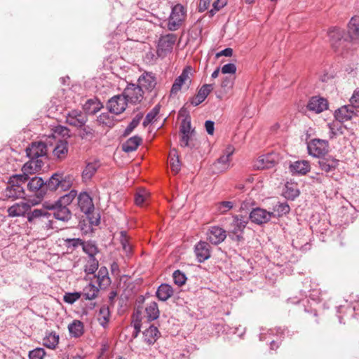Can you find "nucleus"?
I'll list each match as a JSON object with an SVG mask.
<instances>
[{
	"label": "nucleus",
	"instance_id": "1",
	"mask_svg": "<svg viewBox=\"0 0 359 359\" xmlns=\"http://www.w3.org/2000/svg\"><path fill=\"white\" fill-rule=\"evenodd\" d=\"M159 313L158 306L156 302L146 303L144 309L138 307L136 313L133 315V324L135 330V337L140 332L142 320H154L158 318Z\"/></svg>",
	"mask_w": 359,
	"mask_h": 359
},
{
	"label": "nucleus",
	"instance_id": "2",
	"mask_svg": "<svg viewBox=\"0 0 359 359\" xmlns=\"http://www.w3.org/2000/svg\"><path fill=\"white\" fill-rule=\"evenodd\" d=\"M26 182H27V177L25 175H14L11 176L6 188L1 193L2 198L14 201L24 198L25 192L22 184Z\"/></svg>",
	"mask_w": 359,
	"mask_h": 359
},
{
	"label": "nucleus",
	"instance_id": "3",
	"mask_svg": "<svg viewBox=\"0 0 359 359\" xmlns=\"http://www.w3.org/2000/svg\"><path fill=\"white\" fill-rule=\"evenodd\" d=\"M328 36L330 45L334 50L343 54L349 43L346 39L344 38V31L334 27L330 29Z\"/></svg>",
	"mask_w": 359,
	"mask_h": 359
},
{
	"label": "nucleus",
	"instance_id": "4",
	"mask_svg": "<svg viewBox=\"0 0 359 359\" xmlns=\"http://www.w3.org/2000/svg\"><path fill=\"white\" fill-rule=\"evenodd\" d=\"M27 220L34 224L41 225L44 229L51 227V214L45 208L34 209L27 214Z\"/></svg>",
	"mask_w": 359,
	"mask_h": 359
},
{
	"label": "nucleus",
	"instance_id": "5",
	"mask_svg": "<svg viewBox=\"0 0 359 359\" xmlns=\"http://www.w3.org/2000/svg\"><path fill=\"white\" fill-rule=\"evenodd\" d=\"M248 219L243 217L236 215L229 229V235L233 239L240 241L243 239V232L248 224Z\"/></svg>",
	"mask_w": 359,
	"mask_h": 359
},
{
	"label": "nucleus",
	"instance_id": "6",
	"mask_svg": "<svg viewBox=\"0 0 359 359\" xmlns=\"http://www.w3.org/2000/svg\"><path fill=\"white\" fill-rule=\"evenodd\" d=\"M144 90L138 85L129 83L123 92V95L128 103L137 104L144 99Z\"/></svg>",
	"mask_w": 359,
	"mask_h": 359
},
{
	"label": "nucleus",
	"instance_id": "7",
	"mask_svg": "<svg viewBox=\"0 0 359 359\" xmlns=\"http://www.w3.org/2000/svg\"><path fill=\"white\" fill-rule=\"evenodd\" d=\"M186 11L184 8L177 4L172 8V13L168 20V27L171 31L177 30L185 18Z\"/></svg>",
	"mask_w": 359,
	"mask_h": 359
},
{
	"label": "nucleus",
	"instance_id": "8",
	"mask_svg": "<svg viewBox=\"0 0 359 359\" xmlns=\"http://www.w3.org/2000/svg\"><path fill=\"white\" fill-rule=\"evenodd\" d=\"M309 154L315 157L325 155L329 151V142L320 139L311 140L307 145Z\"/></svg>",
	"mask_w": 359,
	"mask_h": 359
},
{
	"label": "nucleus",
	"instance_id": "9",
	"mask_svg": "<svg viewBox=\"0 0 359 359\" xmlns=\"http://www.w3.org/2000/svg\"><path fill=\"white\" fill-rule=\"evenodd\" d=\"M43 207L45 209L53 210V216L57 220L67 222L72 217V213L68 207L59 205L55 202L54 203L45 202Z\"/></svg>",
	"mask_w": 359,
	"mask_h": 359
},
{
	"label": "nucleus",
	"instance_id": "10",
	"mask_svg": "<svg viewBox=\"0 0 359 359\" xmlns=\"http://www.w3.org/2000/svg\"><path fill=\"white\" fill-rule=\"evenodd\" d=\"M127 105L128 102L122 93L112 97L108 101L107 108L111 113L120 114L126 110Z\"/></svg>",
	"mask_w": 359,
	"mask_h": 359
},
{
	"label": "nucleus",
	"instance_id": "11",
	"mask_svg": "<svg viewBox=\"0 0 359 359\" xmlns=\"http://www.w3.org/2000/svg\"><path fill=\"white\" fill-rule=\"evenodd\" d=\"M274 216V212L266 211L261 208H253L250 213V219L252 222L257 224H266Z\"/></svg>",
	"mask_w": 359,
	"mask_h": 359
},
{
	"label": "nucleus",
	"instance_id": "12",
	"mask_svg": "<svg viewBox=\"0 0 359 359\" xmlns=\"http://www.w3.org/2000/svg\"><path fill=\"white\" fill-rule=\"evenodd\" d=\"M47 151V146L43 142H32L31 145L26 149V154L29 159H40L39 158L46 156Z\"/></svg>",
	"mask_w": 359,
	"mask_h": 359
},
{
	"label": "nucleus",
	"instance_id": "13",
	"mask_svg": "<svg viewBox=\"0 0 359 359\" xmlns=\"http://www.w3.org/2000/svg\"><path fill=\"white\" fill-rule=\"evenodd\" d=\"M278 162L277 156L274 154H268L259 156L253 163L255 170L269 169L274 167Z\"/></svg>",
	"mask_w": 359,
	"mask_h": 359
},
{
	"label": "nucleus",
	"instance_id": "14",
	"mask_svg": "<svg viewBox=\"0 0 359 359\" xmlns=\"http://www.w3.org/2000/svg\"><path fill=\"white\" fill-rule=\"evenodd\" d=\"M87 121V117L81 111L73 109L69 111L66 116V122L72 126L81 128Z\"/></svg>",
	"mask_w": 359,
	"mask_h": 359
},
{
	"label": "nucleus",
	"instance_id": "15",
	"mask_svg": "<svg viewBox=\"0 0 359 359\" xmlns=\"http://www.w3.org/2000/svg\"><path fill=\"white\" fill-rule=\"evenodd\" d=\"M175 42V36L172 34H168L160 39L158 44L157 54L158 56L163 57L172 49Z\"/></svg>",
	"mask_w": 359,
	"mask_h": 359
},
{
	"label": "nucleus",
	"instance_id": "16",
	"mask_svg": "<svg viewBox=\"0 0 359 359\" xmlns=\"http://www.w3.org/2000/svg\"><path fill=\"white\" fill-rule=\"evenodd\" d=\"M226 238V231L217 226H211L207 232V239L214 245H218Z\"/></svg>",
	"mask_w": 359,
	"mask_h": 359
},
{
	"label": "nucleus",
	"instance_id": "17",
	"mask_svg": "<svg viewBox=\"0 0 359 359\" xmlns=\"http://www.w3.org/2000/svg\"><path fill=\"white\" fill-rule=\"evenodd\" d=\"M189 75V69H185L183 70L181 75L175 79L170 90L171 94L177 93L182 89V86L183 85H186L187 88L189 87L191 83V78Z\"/></svg>",
	"mask_w": 359,
	"mask_h": 359
},
{
	"label": "nucleus",
	"instance_id": "18",
	"mask_svg": "<svg viewBox=\"0 0 359 359\" xmlns=\"http://www.w3.org/2000/svg\"><path fill=\"white\" fill-rule=\"evenodd\" d=\"M328 103L327 100L319 97H313L307 104V108L309 111H314L316 114H319L324 110L327 109Z\"/></svg>",
	"mask_w": 359,
	"mask_h": 359
},
{
	"label": "nucleus",
	"instance_id": "19",
	"mask_svg": "<svg viewBox=\"0 0 359 359\" xmlns=\"http://www.w3.org/2000/svg\"><path fill=\"white\" fill-rule=\"evenodd\" d=\"M78 205L85 214L90 213L94 209V205L90 196L86 192L81 193L78 196Z\"/></svg>",
	"mask_w": 359,
	"mask_h": 359
},
{
	"label": "nucleus",
	"instance_id": "20",
	"mask_svg": "<svg viewBox=\"0 0 359 359\" xmlns=\"http://www.w3.org/2000/svg\"><path fill=\"white\" fill-rule=\"evenodd\" d=\"M233 153V149L229 147L226 151L217 159L215 165L219 172H224L229 169Z\"/></svg>",
	"mask_w": 359,
	"mask_h": 359
},
{
	"label": "nucleus",
	"instance_id": "21",
	"mask_svg": "<svg viewBox=\"0 0 359 359\" xmlns=\"http://www.w3.org/2000/svg\"><path fill=\"white\" fill-rule=\"evenodd\" d=\"M138 86L142 88L147 91H151L156 83L155 77L151 73L145 72L142 74L138 80Z\"/></svg>",
	"mask_w": 359,
	"mask_h": 359
},
{
	"label": "nucleus",
	"instance_id": "22",
	"mask_svg": "<svg viewBox=\"0 0 359 359\" xmlns=\"http://www.w3.org/2000/svg\"><path fill=\"white\" fill-rule=\"evenodd\" d=\"M31 208L29 203L25 202L16 203L8 208V214L10 217H20L25 215Z\"/></svg>",
	"mask_w": 359,
	"mask_h": 359
},
{
	"label": "nucleus",
	"instance_id": "23",
	"mask_svg": "<svg viewBox=\"0 0 359 359\" xmlns=\"http://www.w3.org/2000/svg\"><path fill=\"white\" fill-rule=\"evenodd\" d=\"M213 89L214 87L212 84L203 85L198 91L197 95L191 98V104L194 106H198V104L202 103Z\"/></svg>",
	"mask_w": 359,
	"mask_h": 359
},
{
	"label": "nucleus",
	"instance_id": "24",
	"mask_svg": "<svg viewBox=\"0 0 359 359\" xmlns=\"http://www.w3.org/2000/svg\"><path fill=\"white\" fill-rule=\"evenodd\" d=\"M43 165V162L41 159H30L23 165L22 168L23 174L22 175L26 176L28 180V175L38 172L39 170H41Z\"/></svg>",
	"mask_w": 359,
	"mask_h": 359
},
{
	"label": "nucleus",
	"instance_id": "25",
	"mask_svg": "<svg viewBox=\"0 0 359 359\" xmlns=\"http://www.w3.org/2000/svg\"><path fill=\"white\" fill-rule=\"evenodd\" d=\"M195 253L200 262H203L210 257V245L206 242H199L195 247Z\"/></svg>",
	"mask_w": 359,
	"mask_h": 359
},
{
	"label": "nucleus",
	"instance_id": "26",
	"mask_svg": "<svg viewBox=\"0 0 359 359\" xmlns=\"http://www.w3.org/2000/svg\"><path fill=\"white\" fill-rule=\"evenodd\" d=\"M348 34L351 41H359V16H354L351 19L348 26Z\"/></svg>",
	"mask_w": 359,
	"mask_h": 359
},
{
	"label": "nucleus",
	"instance_id": "27",
	"mask_svg": "<svg viewBox=\"0 0 359 359\" xmlns=\"http://www.w3.org/2000/svg\"><path fill=\"white\" fill-rule=\"evenodd\" d=\"M100 166V164L99 161H97L88 163L82 172L83 181L86 182L90 181L94 176Z\"/></svg>",
	"mask_w": 359,
	"mask_h": 359
},
{
	"label": "nucleus",
	"instance_id": "28",
	"mask_svg": "<svg viewBox=\"0 0 359 359\" xmlns=\"http://www.w3.org/2000/svg\"><path fill=\"white\" fill-rule=\"evenodd\" d=\"M160 336V332L156 327L149 326L143 332L144 341L149 344H154Z\"/></svg>",
	"mask_w": 359,
	"mask_h": 359
},
{
	"label": "nucleus",
	"instance_id": "29",
	"mask_svg": "<svg viewBox=\"0 0 359 359\" xmlns=\"http://www.w3.org/2000/svg\"><path fill=\"white\" fill-rule=\"evenodd\" d=\"M320 169L326 172L335 170L338 165L339 161L333 157L329 156L323 158L318 161Z\"/></svg>",
	"mask_w": 359,
	"mask_h": 359
},
{
	"label": "nucleus",
	"instance_id": "30",
	"mask_svg": "<svg viewBox=\"0 0 359 359\" xmlns=\"http://www.w3.org/2000/svg\"><path fill=\"white\" fill-rule=\"evenodd\" d=\"M93 282L97 283L100 288L106 287L109 285L108 271L105 267H102L97 274L94 276Z\"/></svg>",
	"mask_w": 359,
	"mask_h": 359
},
{
	"label": "nucleus",
	"instance_id": "31",
	"mask_svg": "<svg viewBox=\"0 0 359 359\" xmlns=\"http://www.w3.org/2000/svg\"><path fill=\"white\" fill-rule=\"evenodd\" d=\"M353 107L343 106L335 111L334 116L339 122L350 120L353 116Z\"/></svg>",
	"mask_w": 359,
	"mask_h": 359
},
{
	"label": "nucleus",
	"instance_id": "32",
	"mask_svg": "<svg viewBox=\"0 0 359 359\" xmlns=\"http://www.w3.org/2000/svg\"><path fill=\"white\" fill-rule=\"evenodd\" d=\"M310 163L308 161H298L290 166L292 172L300 175H306L310 171Z\"/></svg>",
	"mask_w": 359,
	"mask_h": 359
},
{
	"label": "nucleus",
	"instance_id": "33",
	"mask_svg": "<svg viewBox=\"0 0 359 359\" xmlns=\"http://www.w3.org/2000/svg\"><path fill=\"white\" fill-rule=\"evenodd\" d=\"M68 154V143L67 141H59L53 151L54 157L62 160L66 158Z\"/></svg>",
	"mask_w": 359,
	"mask_h": 359
},
{
	"label": "nucleus",
	"instance_id": "34",
	"mask_svg": "<svg viewBox=\"0 0 359 359\" xmlns=\"http://www.w3.org/2000/svg\"><path fill=\"white\" fill-rule=\"evenodd\" d=\"M102 107V104L96 98L87 100L83 105L84 111L89 114H95Z\"/></svg>",
	"mask_w": 359,
	"mask_h": 359
},
{
	"label": "nucleus",
	"instance_id": "35",
	"mask_svg": "<svg viewBox=\"0 0 359 359\" xmlns=\"http://www.w3.org/2000/svg\"><path fill=\"white\" fill-rule=\"evenodd\" d=\"M173 289L168 284H161L157 291L156 296L161 301H166L173 294Z\"/></svg>",
	"mask_w": 359,
	"mask_h": 359
},
{
	"label": "nucleus",
	"instance_id": "36",
	"mask_svg": "<svg viewBox=\"0 0 359 359\" xmlns=\"http://www.w3.org/2000/svg\"><path fill=\"white\" fill-rule=\"evenodd\" d=\"M27 187L28 191L31 194L41 191V189L44 187V182L41 177H34L29 181Z\"/></svg>",
	"mask_w": 359,
	"mask_h": 359
},
{
	"label": "nucleus",
	"instance_id": "37",
	"mask_svg": "<svg viewBox=\"0 0 359 359\" xmlns=\"http://www.w3.org/2000/svg\"><path fill=\"white\" fill-rule=\"evenodd\" d=\"M120 242L126 256L130 257L133 253V246L130 243V237L128 236L126 231H121L120 232Z\"/></svg>",
	"mask_w": 359,
	"mask_h": 359
},
{
	"label": "nucleus",
	"instance_id": "38",
	"mask_svg": "<svg viewBox=\"0 0 359 359\" xmlns=\"http://www.w3.org/2000/svg\"><path fill=\"white\" fill-rule=\"evenodd\" d=\"M141 142L142 138L140 137L134 136L130 137L123 144V150L126 152H131L135 151Z\"/></svg>",
	"mask_w": 359,
	"mask_h": 359
},
{
	"label": "nucleus",
	"instance_id": "39",
	"mask_svg": "<svg viewBox=\"0 0 359 359\" xmlns=\"http://www.w3.org/2000/svg\"><path fill=\"white\" fill-rule=\"evenodd\" d=\"M149 192L143 188H140L137 190L135 195V203L138 206H142L146 204L149 198Z\"/></svg>",
	"mask_w": 359,
	"mask_h": 359
},
{
	"label": "nucleus",
	"instance_id": "40",
	"mask_svg": "<svg viewBox=\"0 0 359 359\" xmlns=\"http://www.w3.org/2000/svg\"><path fill=\"white\" fill-rule=\"evenodd\" d=\"M170 165L172 170L175 173H178L181 169V163L179 155L175 149L170 151L168 156Z\"/></svg>",
	"mask_w": 359,
	"mask_h": 359
},
{
	"label": "nucleus",
	"instance_id": "41",
	"mask_svg": "<svg viewBox=\"0 0 359 359\" xmlns=\"http://www.w3.org/2000/svg\"><path fill=\"white\" fill-rule=\"evenodd\" d=\"M68 330L72 336L74 337H79L83 334V324L80 320H74L69 325Z\"/></svg>",
	"mask_w": 359,
	"mask_h": 359
},
{
	"label": "nucleus",
	"instance_id": "42",
	"mask_svg": "<svg viewBox=\"0 0 359 359\" xmlns=\"http://www.w3.org/2000/svg\"><path fill=\"white\" fill-rule=\"evenodd\" d=\"M110 318V311L108 306L103 305L99 311L97 320L100 324L105 327L109 321Z\"/></svg>",
	"mask_w": 359,
	"mask_h": 359
},
{
	"label": "nucleus",
	"instance_id": "43",
	"mask_svg": "<svg viewBox=\"0 0 359 359\" xmlns=\"http://www.w3.org/2000/svg\"><path fill=\"white\" fill-rule=\"evenodd\" d=\"M99 287L95 286L94 283H90L83 289V296L86 299L92 300L95 299L98 294Z\"/></svg>",
	"mask_w": 359,
	"mask_h": 359
},
{
	"label": "nucleus",
	"instance_id": "44",
	"mask_svg": "<svg viewBox=\"0 0 359 359\" xmlns=\"http://www.w3.org/2000/svg\"><path fill=\"white\" fill-rule=\"evenodd\" d=\"M60 182H61V174H53L47 182H44V187L50 191H55L60 188Z\"/></svg>",
	"mask_w": 359,
	"mask_h": 359
},
{
	"label": "nucleus",
	"instance_id": "45",
	"mask_svg": "<svg viewBox=\"0 0 359 359\" xmlns=\"http://www.w3.org/2000/svg\"><path fill=\"white\" fill-rule=\"evenodd\" d=\"M59 343V335L56 334L55 332L49 333L44 339H43V345L51 349L55 348L57 345Z\"/></svg>",
	"mask_w": 359,
	"mask_h": 359
},
{
	"label": "nucleus",
	"instance_id": "46",
	"mask_svg": "<svg viewBox=\"0 0 359 359\" xmlns=\"http://www.w3.org/2000/svg\"><path fill=\"white\" fill-rule=\"evenodd\" d=\"M76 196V191L71 190L68 194L61 196L55 203L61 205H65V207H68L75 199Z\"/></svg>",
	"mask_w": 359,
	"mask_h": 359
},
{
	"label": "nucleus",
	"instance_id": "47",
	"mask_svg": "<svg viewBox=\"0 0 359 359\" xmlns=\"http://www.w3.org/2000/svg\"><path fill=\"white\" fill-rule=\"evenodd\" d=\"M290 206L287 203H278L273 207V210L271 212H274L275 217H282L284 215L287 214L290 212Z\"/></svg>",
	"mask_w": 359,
	"mask_h": 359
},
{
	"label": "nucleus",
	"instance_id": "48",
	"mask_svg": "<svg viewBox=\"0 0 359 359\" xmlns=\"http://www.w3.org/2000/svg\"><path fill=\"white\" fill-rule=\"evenodd\" d=\"M97 121L102 125L107 127H112L114 125L113 116H110L108 113L101 114L98 118Z\"/></svg>",
	"mask_w": 359,
	"mask_h": 359
},
{
	"label": "nucleus",
	"instance_id": "49",
	"mask_svg": "<svg viewBox=\"0 0 359 359\" xmlns=\"http://www.w3.org/2000/svg\"><path fill=\"white\" fill-rule=\"evenodd\" d=\"M83 250L90 256V258H94L97 252V248L95 245L88 242H83L82 244Z\"/></svg>",
	"mask_w": 359,
	"mask_h": 359
},
{
	"label": "nucleus",
	"instance_id": "50",
	"mask_svg": "<svg viewBox=\"0 0 359 359\" xmlns=\"http://www.w3.org/2000/svg\"><path fill=\"white\" fill-rule=\"evenodd\" d=\"M82 295L81 292H67L63 297L65 302L72 304L76 302Z\"/></svg>",
	"mask_w": 359,
	"mask_h": 359
},
{
	"label": "nucleus",
	"instance_id": "51",
	"mask_svg": "<svg viewBox=\"0 0 359 359\" xmlns=\"http://www.w3.org/2000/svg\"><path fill=\"white\" fill-rule=\"evenodd\" d=\"M98 268V262L95 258H90L85 266V272L87 274H93Z\"/></svg>",
	"mask_w": 359,
	"mask_h": 359
},
{
	"label": "nucleus",
	"instance_id": "52",
	"mask_svg": "<svg viewBox=\"0 0 359 359\" xmlns=\"http://www.w3.org/2000/svg\"><path fill=\"white\" fill-rule=\"evenodd\" d=\"M174 283L178 286H182L185 284L187 278L185 274L181 272L180 270H176L172 274Z\"/></svg>",
	"mask_w": 359,
	"mask_h": 359
},
{
	"label": "nucleus",
	"instance_id": "53",
	"mask_svg": "<svg viewBox=\"0 0 359 359\" xmlns=\"http://www.w3.org/2000/svg\"><path fill=\"white\" fill-rule=\"evenodd\" d=\"M233 207L231 201H222L217 204V209L221 214H224Z\"/></svg>",
	"mask_w": 359,
	"mask_h": 359
},
{
	"label": "nucleus",
	"instance_id": "54",
	"mask_svg": "<svg viewBox=\"0 0 359 359\" xmlns=\"http://www.w3.org/2000/svg\"><path fill=\"white\" fill-rule=\"evenodd\" d=\"M181 134L193 133L194 130L191 129V121L189 118H185L182 120L180 125Z\"/></svg>",
	"mask_w": 359,
	"mask_h": 359
},
{
	"label": "nucleus",
	"instance_id": "55",
	"mask_svg": "<svg viewBox=\"0 0 359 359\" xmlns=\"http://www.w3.org/2000/svg\"><path fill=\"white\" fill-rule=\"evenodd\" d=\"M46 352L42 348H36L29 353V359H43Z\"/></svg>",
	"mask_w": 359,
	"mask_h": 359
},
{
	"label": "nucleus",
	"instance_id": "56",
	"mask_svg": "<svg viewBox=\"0 0 359 359\" xmlns=\"http://www.w3.org/2000/svg\"><path fill=\"white\" fill-rule=\"evenodd\" d=\"M72 177L69 175L64 177L63 175L61 174V182H60V188L62 190L65 191L69 189L72 187Z\"/></svg>",
	"mask_w": 359,
	"mask_h": 359
},
{
	"label": "nucleus",
	"instance_id": "57",
	"mask_svg": "<svg viewBox=\"0 0 359 359\" xmlns=\"http://www.w3.org/2000/svg\"><path fill=\"white\" fill-rule=\"evenodd\" d=\"M65 245L67 248L72 247L74 248L81 245L82 246V244L83 241L80 238H65L64 239Z\"/></svg>",
	"mask_w": 359,
	"mask_h": 359
},
{
	"label": "nucleus",
	"instance_id": "58",
	"mask_svg": "<svg viewBox=\"0 0 359 359\" xmlns=\"http://www.w3.org/2000/svg\"><path fill=\"white\" fill-rule=\"evenodd\" d=\"M142 115H137L136 117H135L133 121L130 122L129 126L126 129L125 133L126 135H128L140 123V121L142 118Z\"/></svg>",
	"mask_w": 359,
	"mask_h": 359
},
{
	"label": "nucleus",
	"instance_id": "59",
	"mask_svg": "<svg viewBox=\"0 0 359 359\" xmlns=\"http://www.w3.org/2000/svg\"><path fill=\"white\" fill-rule=\"evenodd\" d=\"M158 112V109L154 108L151 111L148 113L143 122L144 126H147L154 119Z\"/></svg>",
	"mask_w": 359,
	"mask_h": 359
},
{
	"label": "nucleus",
	"instance_id": "60",
	"mask_svg": "<svg viewBox=\"0 0 359 359\" xmlns=\"http://www.w3.org/2000/svg\"><path fill=\"white\" fill-rule=\"evenodd\" d=\"M222 74H235L236 72V67L233 63H229L224 65L222 67Z\"/></svg>",
	"mask_w": 359,
	"mask_h": 359
},
{
	"label": "nucleus",
	"instance_id": "61",
	"mask_svg": "<svg viewBox=\"0 0 359 359\" xmlns=\"http://www.w3.org/2000/svg\"><path fill=\"white\" fill-rule=\"evenodd\" d=\"M352 107L359 108V88L355 90L350 99Z\"/></svg>",
	"mask_w": 359,
	"mask_h": 359
},
{
	"label": "nucleus",
	"instance_id": "62",
	"mask_svg": "<svg viewBox=\"0 0 359 359\" xmlns=\"http://www.w3.org/2000/svg\"><path fill=\"white\" fill-rule=\"evenodd\" d=\"M214 10H211L209 11L210 16L212 17L215 15V11H218L221 8H222L224 6V3H222L220 4V0H216L214 1L213 4Z\"/></svg>",
	"mask_w": 359,
	"mask_h": 359
},
{
	"label": "nucleus",
	"instance_id": "63",
	"mask_svg": "<svg viewBox=\"0 0 359 359\" xmlns=\"http://www.w3.org/2000/svg\"><path fill=\"white\" fill-rule=\"evenodd\" d=\"M192 133L182 134L180 139V145L182 147H188L189 141Z\"/></svg>",
	"mask_w": 359,
	"mask_h": 359
},
{
	"label": "nucleus",
	"instance_id": "64",
	"mask_svg": "<svg viewBox=\"0 0 359 359\" xmlns=\"http://www.w3.org/2000/svg\"><path fill=\"white\" fill-rule=\"evenodd\" d=\"M214 126H215V124H214L213 121H205V130L209 135H213L214 130H215Z\"/></svg>",
	"mask_w": 359,
	"mask_h": 359
}]
</instances>
